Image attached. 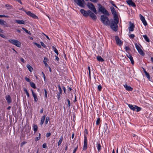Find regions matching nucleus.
<instances>
[{"mask_svg":"<svg viewBox=\"0 0 153 153\" xmlns=\"http://www.w3.org/2000/svg\"><path fill=\"white\" fill-rule=\"evenodd\" d=\"M26 67L28 69V70L32 72L33 71V68L29 65L27 64L26 65Z\"/></svg>","mask_w":153,"mask_h":153,"instance_id":"nucleus-24","label":"nucleus"},{"mask_svg":"<svg viewBox=\"0 0 153 153\" xmlns=\"http://www.w3.org/2000/svg\"><path fill=\"white\" fill-rule=\"evenodd\" d=\"M80 11L84 16L85 17L88 16V12L86 11L83 9H81Z\"/></svg>","mask_w":153,"mask_h":153,"instance_id":"nucleus-21","label":"nucleus"},{"mask_svg":"<svg viewBox=\"0 0 153 153\" xmlns=\"http://www.w3.org/2000/svg\"><path fill=\"white\" fill-rule=\"evenodd\" d=\"M16 22L19 24H25V22L24 21L22 20H16Z\"/></svg>","mask_w":153,"mask_h":153,"instance_id":"nucleus-23","label":"nucleus"},{"mask_svg":"<svg viewBox=\"0 0 153 153\" xmlns=\"http://www.w3.org/2000/svg\"><path fill=\"white\" fill-rule=\"evenodd\" d=\"M135 45L140 55L143 56H144L145 55V53L141 48L136 43L135 44Z\"/></svg>","mask_w":153,"mask_h":153,"instance_id":"nucleus-8","label":"nucleus"},{"mask_svg":"<svg viewBox=\"0 0 153 153\" xmlns=\"http://www.w3.org/2000/svg\"><path fill=\"white\" fill-rule=\"evenodd\" d=\"M51 135V133L50 132L47 133L46 134V137H49Z\"/></svg>","mask_w":153,"mask_h":153,"instance_id":"nucleus-52","label":"nucleus"},{"mask_svg":"<svg viewBox=\"0 0 153 153\" xmlns=\"http://www.w3.org/2000/svg\"><path fill=\"white\" fill-rule=\"evenodd\" d=\"M44 90L45 91V97L46 98H47V92L46 90L45 89H44Z\"/></svg>","mask_w":153,"mask_h":153,"instance_id":"nucleus-42","label":"nucleus"},{"mask_svg":"<svg viewBox=\"0 0 153 153\" xmlns=\"http://www.w3.org/2000/svg\"><path fill=\"white\" fill-rule=\"evenodd\" d=\"M0 24L4 27H8V24L6 21L0 19Z\"/></svg>","mask_w":153,"mask_h":153,"instance_id":"nucleus-19","label":"nucleus"},{"mask_svg":"<svg viewBox=\"0 0 153 153\" xmlns=\"http://www.w3.org/2000/svg\"><path fill=\"white\" fill-rule=\"evenodd\" d=\"M34 99V100L35 102H37L38 100V99L37 98L36 94L33 92L32 90H31Z\"/></svg>","mask_w":153,"mask_h":153,"instance_id":"nucleus-18","label":"nucleus"},{"mask_svg":"<svg viewBox=\"0 0 153 153\" xmlns=\"http://www.w3.org/2000/svg\"><path fill=\"white\" fill-rule=\"evenodd\" d=\"M129 36L130 38L133 39L134 37L135 36L134 34H131Z\"/></svg>","mask_w":153,"mask_h":153,"instance_id":"nucleus-40","label":"nucleus"},{"mask_svg":"<svg viewBox=\"0 0 153 153\" xmlns=\"http://www.w3.org/2000/svg\"><path fill=\"white\" fill-rule=\"evenodd\" d=\"M88 12V15L89 14L90 15L92 13L91 12V11L90 10H88L87 11Z\"/></svg>","mask_w":153,"mask_h":153,"instance_id":"nucleus-50","label":"nucleus"},{"mask_svg":"<svg viewBox=\"0 0 153 153\" xmlns=\"http://www.w3.org/2000/svg\"><path fill=\"white\" fill-rule=\"evenodd\" d=\"M25 32L28 34L30 35H31V33L30 31H29L27 30H26V31H25Z\"/></svg>","mask_w":153,"mask_h":153,"instance_id":"nucleus-57","label":"nucleus"},{"mask_svg":"<svg viewBox=\"0 0 153 153\" xmlns=\"http://www.w3.org/2000/svg\"><path fill=\"white\" fill-rule=\"evenodd\" d=\"M127 57L131 61V63L133 65L134 64V61L133 60V58L131 55L129 53L126 54Z\"/></svg>","mask_w":153,"mask_h":153,"instance_id":"nucleus-15","label":"nucleus"},{"mask_svg":"<svg viewBox=\"0 0 153 153\" xmlns=\"http://www.w3.org/2000/svg\"><path fill=\"white\" fill-rule=\"evenodd\" d=\"M125 49L126 51H127L128 50L130 49L129 48L128 46H126L125 47Z\"/></svg>","mask_w":153,"mask_h":153,"instance_id":"nucleus-59","label":"nucleus"},{"mask_svg":"<svg viewBox=\"0 0 153 153\" xmlns=\"http://www.w3.org/2000/svg\"><path fill=\"white\" fill-rule=\"evenodd\" d=\"M45 115H44L41 118V122L40 123V125L42 126V125L45 120Z\"/></svg>","mask_w":153,"mask_h":153,"instance_id":"nucleus-22","label":"nucleus"},{"mask_svg":"<svg viewBox=\"0 0 153 153\" xmlns=\"http://www.w3.org/2000/svg\"><path fill=\"white\" fill-rule=\"evenodd\" d=\"M100 119L99 118H97V120L96 122V125H98L100 123Z\"/></svg>","mask_w":153,"mask_h":153,"instance_id":"nucleus-35","label":"nucleus"},{"mask_svg":"<svg viewBox=\"0 0 153 153\" xmlns=\"http://www.w3.org/2000/svg\"><path fill=\"white\" fill-rule=\"evenodd\" d=\"M30 16L32 17V18L34 19H37L38 18V17L37 16H36L35 15L32 13Z\"/></svg>","mask_w":153,"mask_h":153,"instance_id":"nucleus-34","label":"nucleus"},{"mask_svg":"<svg viewBox=\"0 0 153 153\" xmlns=\"http://www.w3.org/2000/svg\"><path fill=\"white\" fill-rule=\"evenodd\" d=\"M110 3L111 4H112V5L115 7H116V8H117V6L115 5V4H114V2L112 1H110Z\"/></svg>","mask_w":153,"mask_h":153,"instance_id":"nucleus-36","label":"nucleus"},{"mask_svg":"<svg viewBox=\"0 0 153 153\" xmlns=\"http://www.w3.org/2000/svg\"><path fill=\"white\" fill-rule=\"evenodd\" d=\"M40 44L44 48H45L46 47V46L43 43V42H40Z\"/></svg>","mask_w":153,"mask_h":153,"instance_id":"nucleus-43","label":"nucleus"},{"mask_svg":"<svg viewBox=\"0 0 153 153\" xmlns=\"http://www.w3.org/2000/svg\"><path fill=\"white\" fill-rule=\"evenodd\" d=\"M78 145H77L76 146L74 149L73 153H75L76 152V151L77 149H78Z\"/></svg>","mask_w":153,"mask_h":153,"instance_id":"nucleus-44","label":"nucleus"},{"mask_svg":"<svg viewBox=\"0 0 153 153\" xmlns=\"http://www.w3.org/2000/svg\"><path fill=\"white\" fill-rule=\"evenodd\" d=\"M30 84L31 86L34 88H36V85L34 83H33V82H30Z\"/></svg>","mask_w":153,"mask_h":153,"instance_id":"nucleus-31","label":"nucleus"},{"mask_svg":"<svg viewBox=\"0 0 153 153\" xmlns=\"http://www.w3.org/2000/svg\"><path fill=\"white\" fill-rule=\"evenodd\" d=\"M28 15V16H30L32 14V13H31L30 11H28L26 13Z\"/></svg>","mask_w":153,"mask_h":153,"instance_id":"nucleus-48","label":"nucleus"},{"mask_svg":"<svg viewBox=\"0 0 153 153\" xmlns=\"http://www.w3.org/2000/svg\"><path fill=\"white\" fill-rule=\"evenodd\" d=\"M30 127L28 126L26 130H25V131H27L28 132H29L30 131Z\"/></svg>","mask_w":153,"mask_h":153,"instance_id":"nucleus-38","label":"nucleus"},{"mask_svg":"<svg viewBox=\"0 0 153 153\" xmlns=\"http://www.w3.org/2000/svg\"><path fill=\"white\" fill-rule=\"evenodd\" d=\"M124 86L125 88L128 91H132L133 88L131 87L130 86L127 85L126 84L124 85Z\"/></svg>","mask_w":153,"mask_h":153,"instance_id":"nucleus-20","label":"nucleus"},{"mask_svg":"<svg viewBox=\"0 0 153 153\" xmlns=\"http://www.w3.org/2000/svg\"><path fill=\"white\" fill-rule=\"evenodd\" d=\"M40 139V137H36L35 138V140L36 141H38Z\"/></svg>","mask_w":153,"mask_h":153,"instance_id":"nucleus-55","label":"nucleus"},{"mask_svg":"<svg viewBox=\"0 0 153 153\" xmlns=\"http://www.w3.org/2000/svg\"><path fill=\"white\" fill-rule=\"evenodd\" d=\"M97 88L99 91H100L102 88V87L100 85L98 86Z\"/></svg>","mask_w":153,"mask_h":153,"instance_id":"nucleus-46","label":"nucleus"},{"mask_svg":"<svg viewBox=\"0 0 153 153\" xmlns=\"http://www.w3.org/2000/svg\"><path fill=\"white\" fill-rule=\"evenodd\" d=\"M42 147L43 148H47V144L46 143H44L42 145Z\"/></svg>","mask_w":153,"mask_h":153,"instance_id":"nucleus-45","label":"nucleus"},{"mask_svg":"<svg viewBox=\"0 0 153 153\" xmlns=\"http://www.w3.org/2000/svg\"><path fill=\"white\" fill-rule=\"evenodd\" d=\"M42 74H43V78H44V80L45 81V79H46L45 76V74H44V73L43 72H42Z\"/></svg>","mask_w":153,"mask_h":153,"instance_id":"nucleus-56","label":"nucleus"},{"mask_svg":"<svg viewBox=\"0 0 153 153\" xmlns=\"http://www.w3.org/2000/svg\"><path fill=\"white\" fill-rule=\"evenodd\" d=\"M84 145L83 148V150H85L87 147V137L86 135H84Z\"/></svg>","mask_w":153,"mask_h":153,"instance_id":"nucleus-9","label":"nucleus"},{"mask_svg":"<svg viewBox=\"0 0 153 153\" xmlns=\"http://www.w3.org/2000/svg\"><path fill=\"white\" fill-rule=\"evenodd\" d=\"M119 22V18H114V20L111 19L109 23L111 28L114 31L116 32L118 30L117 24Z\"/></svg>","mask_w":153,"mask_h":153,"instance_id":"nucleus-1","label":"nucleus"},{"mask_svg":"<svg viewBox=\"0 0 153 153\" xmlns=\"http://www.w3.org/2000/svg\"><path fill=\"white\" fill-rule=\"evenodd\" d=\"M99 5L100 7L99 11L101 12L103 14H105L108 16H109V14L107 10L101 5L99 4Z\"/></svg>","mask_w":153,"mask_h":153,"instance_id":"nucleus-4","label":"nucleus"},{"mask_svg":"<svg viewBox=\"0 0 153 153\" xmlns=\"http://www.w3.org/2000/svg\"><path fill=\"white\" fill-rule=\"evenodd\" d=\"M97 147L98 151H100L101 149V146L100 143L97 144Z\"/></svg>","mask_w":153,"mask_h":153,"instance_id":"nucleus-32","label":"nucleus"},{"mask_svg":"<svg viewBox=\"0 0 153 153\" xmlns=\"http://www.w3.org/2000/svg\"><path fill=\"white\" fill-rule=\"evenodd\" d=\"M101 20L102 22L104 25H108L110 22L108 18L104 15H102L100 17Z\"/></svg>","mask_w":153,"mask_h":153,"instance_id":"nucleus-2","label":"nucleus"},{"mask_svg":"<svg viewBox=\"0 0 153 153\" xmlns=\"http://www.w3.org/2000/svg\"><path fill=\"white\" fill-rule=\"evenodd\" d=\"M129 27H128V30L129 31H132L134 30V25L131 22H129Z\"/></svg>","mask_w":153,"mask_h":153,"instance_id":"nucleus-17","label":"nucleus"},{"mask_svg":"<svg viewBox=\"0 0 153 153\" xmlns=\"http://www.w3.org/2000/svg\"><path fill=\"white\" fill-rule=\"evenodd\" d=\"M50 120V118L48 117H46L45 119V124L46 125H47L48 123V122Z\"/></svg>","mask_w":153,"mask_h":153,"instance_id":"nucleus-33","label":"nucleus"},{"mask_svg":"<svg viewBox=\"0 0 153 153\" xmlns=\"http://www.w3.org/2000/svg\"><path fill=\"white\" fill-rule=\"evenodd\" d=\"M139 16L140 17V19L143 23V25L145 26H146L147 25V23L144 17L141 14H140Z\"/></svg>","mask_w":153,"mask_h":153,"instance_id":"nucleus-13","label":"nucleus"},{"mask_svg":"<svg viewBox=\"0 0 153 153\" xmlns=\"http://www.w3.org/2000/svg\"><path fill=\"white\" fill-rule=\"evenodd\" d=\"M20 60L23 63H25V60L23 58H21L20 59Z\"/></svg>","mask_w":153,"mask_h":153,"instance_id":"nucleus-62","label":"nucleus"},{"mask_svg":"<svg viewBox=\"0 0 153 153\" xmlns=\"http://www.w3.org/2000/svg\"><path fill=\"white\" fill-rule=\"evenodd\" d=\"M63 139V138L62 137H61L60 138V139L59 140L58 143V146H59L60 145V144H61V143H62V141Z\"/></svg>","mask_w":153,"mask_h":153,"instance_id":"nucleus-29","label":"nucleus"},{"mask_svg":"<svg viewBox=\"0 0 153 153\" xmlns=\"http://www.w3.org/2000/svg\"><path fill=\"white\" fill-rule=\"evenodd\" d=\"M115 39L116 40V43L117 45L121 46L122 45V43L119 37L118 36H115Z\"/></svg>","mask_w":153,"mask_h":153,"instance_id":"nucleus-12","label":"nucleus"},{"mask_svg":"<svg viewBox=\"0 0 153 153\" xmlns=\"http://www.w3.org/2000/svg\"><path fill=\"white\" fill-rule=\"evenodd\" d=\"M5 99L8 104H10L12 102V100L10 95H7L5 97Z\"/></svg>","mask_w":153,"mask_h":153,"instance_id":"nucleus-16","label":"nucleus"},{"mask_svg":"<svg viewBox=\"0 0 153 153\" xmlns=\"http://www.w3.org/2000/svg\"><path fill=\"white\" fill-rule=\"evenodd\" d=\"M33 131L35 133L38 130V126L37 125L34 124L33 126Z\"/></svg>","mask_w":153,"mask_h":153,"instance_id":"nucleus-28","label":"nucleus"},{"mask_svg":"<svg viewBox=\"0 0 153 153\" xmlns=\"http://www.w3.org/2000/svg\"><path fill=\"white\" fill-rule=\"evenodd\" d=\"M97 60L99 62H103L104 61V60L102 59L101 56H98L97 57Z\"/></svg>","mask_w":153,"mask_h":153,"instance_id":"nucleus-26","label":"nucleus"},{"mask_svg":"<svg viewBox=\"0 0 153 153\" xmlns=\"http://www.w3.org/2000/svg\"><path fill=\"white\" fill-rule=\"evenodd\" d=\"M128 106L133 111H134L136 109V111L137 112L140 111L141 110V108L138 107L136 105H134V106L132 105L128 104Z\"/></svg>","mask_w":153,"mask_h":153,"instance_id":"nucleus-6","label":"nucleus"},{"mask_svg":"<svg viewBox=\"0 0 153 153\" xmlns=\"http://www.w3.org/2000/svg\"><path fill=\"white\" fill-rule=\"evenodd\" d=\"M74 2L80 7H84L85 2L83 0H74Z\"/></svg>","mask_w":153,"mask_h":153,"instance_id":"nucleus-7","label":"nucleus"},{"mask_svg":"<svg viewBox=\"0 0 153 153\" xmlns=\"http://www.w3.org/2000/svg\"><path fill=\"white\" fill-rule=\"evenodd\" d=\"M34 44L35 45H36V46H37L39 48H41V46L39 44L37 43H34Z\"/></svg>","mask_w":153,"mask_h":153,"instance_id":"nucleus-41","label":"nucleus"},{"mask_svg":"<svg viewBox=\"0 0 153 153\" xmlns=\"http://www.w3.org/2000/svg\"><path fill=\"white\" fill-rule=\"evenodd\" d=\"M143 36L146 41L148 42H150V40L146 35H143Z\"/></svg>","mask_w":153,"mask_h":153,"instance_id":"nucleus-27","label":"nucleus"},{"mask_svg":"<svg viewBox=\"0 0 153 153\" xmlns=\"http://www.w3.org/2000/svg\"><path fill=\"white\" fill-rule=\"evenodd\" d=\"M8 42L10 43L16 45V46L20 47L21 43L20 42L17 40L14 39H10L8 40Z\"/></svg>","mask_w":153,"mask_h":153,"instance_id":"nucleus-3","label":"nucleus"},{"mask_svg":"<svg viewBox=\"0 0 153 153\" xmlns=\"http://www.w3.org/2000/svg\"><path fill=\"white\" fill-rule=\"evenodd\" d=\"M85 134H85L87 136V135L88 134V131L87 129H85Z\"/></svg>","mask_w":153,"mask_h":153,"instance_id":"nucleus-64","label":"nucleus"},{"mask_svg":"<svg viewBox=\"0 0 153 153\" xmlns=\"http://www.w3.org/2000/svg\"><path fill=\"white\" fill-rule=\"evenodd\" d=\"M55 57H56V58H55L56 60L57 61H59V57L57 56H55Z\"/></svg>","mask_w":153,"mask_h":153,"instance_id":"nucleus-61","label":"nucleus"},{"mask_svg":"<svg viewBox=\"0 0 153 153\" xmlns=\"http://www.w3.org/2000/svg\"><path fill=\"white\" fill-rule=\"evenodd\" d=\"M87 6L89 9H91L94 13L96 14H97V12L95 7L92 3L88 2L87 4Z\"/></svg>","mask_w":153,"mask_h":153,"instance_id":"nucleus-5","label":"nucleus"},{"mask_svg":"<svg viewBox=\"0 0 153 153\" xmlns=\"http://www.w3.org/2000/svg\"><path fill=\"white\" fill-rule=\"evenodd\" d=\"M63 90H64V91L65 93V91H66V88L65 87L63 86L62 87Z\"/></svg>","mask_w":153,"mask_h":153,"instance_id":"nucleus-60","label":"nucleus"},{"mask_svg":"<svg viewBox=\"0 0 153 153\" xmlns=\"http://www.w3.org/2000/svg\"><path fill=\"white\" fill-rule=\"evenodd\" d=\"M67 100L68 102V106H69V107H70L71 105L70 102L68 99H67Z\"/></svg>","mask_w":153,"mask_h":153,"instance_id":"nucleus-47","label":"nucleus"},{"mask_svg":"<svg viewBox=\"0 0 153 153\" xmlns=\"http://www.w3.org/2000/svg\"><path fill=\"white\" fill-rule=\"evenodd\" d=\"M91 1L94 2V3H96L97 2L98 0H90Z\"/></svg>","mask_w":153,"mask_h":153,"instance_id":"nucleus-58","label":"nucleus"},{"mask_svg":"<svg viewBox=\"0 0 153 153\" xmlns=\"http://www.w3.org/2000/svg\"><path fill=\"white\" fill-rule=\"evenodd\" d=\"M145 74L147 78H148L149 79L150 78V76L149 74L147 72H146Z\"/></svg>","mask_w":153,"mask_h":153,"instance_id":"nucleus-37","label":"nucleus"},{"mask_svg":"<svg viewBox=\"0 0 153 153\" xmlns=\"http://www.w3.org/2000/svg\"><path fill=\"white\" fill-rule=\"evenodd\" d=\"M23 90L25 93L26 94L27 93H28V92L27 90L25 88H23Z\"/></svg>","mask_w":153,"mask_h":153,"instance_id":"nucleus-54","label":"nucleus"},{"mask_svg":"<svg viewBox=\"0 0 153 153\" xmlns=\"http://www.w3.org/2000/svg\"><path fill=\"white\" fill-rule=\"evenodd\" d=\"M0 36H1L2 38L5 39L6 38V36L0 33Z\"/></svg>","mask_w":153,"mask_h":153,"instance_id":"nucleus-49","label":"nucleus"},{"mask_svg":"<svg viewBox=\"0 0 153 153\" xmlns=\"http://www.w3.org/2000/svg\"><path fill=\"white\" fill-rule=\"evenodd\" d=\"M25 79L27 82H30V79L27 77H25Z\"/></svg>","mask_w":153,"mask_h":153,"instance_id":"nucleus-51","label":"nucleus"},{"mask_svg":"<svg viewBox=\"0 0 153 153\" xmlns=\"http://www.w3.org/2000/svg\"><path fill=\"white\" fill-rule=\"evenodd\" d=\"M126 3L130 6L133 7H136V6L135 3L131 0H128L126 1Z\"/></svg>","mask_w":153,"mask_h":153,"instance_id":"nucleus-14","label":"nucleus"},{"mask_svg":"<svg viewBox=\"0 0 153 153\" xmlns=\"http://www.w3.org/2000/svg\"><path fill=\"white\" fill-rule=\"evenodd\" d=\"M27 143L25 141H23L22 142V143L21 144V146H23L24 144H26Z\"/></svg>","mask_w":153,"mask_h":153,"instance_id":"nucleus-53","label":"nucleus"},{"mask_svg":"<svg viewBox=\"0 0 153 153\" xmlns=\"http://www.w3.org/2000/svg\"><path fill=\"white\" fill-rule=\"evenodd\" d=\"M52 48L53 50V51H54V52L56 53L57 55H58L59 54V53L58 52V50L56 49L54 46H52Z\"/></svg>","mask_w":153,"mask_h":153,"instance_id":"nucleus-30","label":"nucleus"},{"mask_svg":"<svg viewBox=\"0 0 153 153\" xmlns=\"http://www.w3.org/2000/svg\"><path fill=\"white\" fill-rule=\"evenodd\" d=\"M110 9L112 13L114 16V18H115V19L118 18L117 15L116 13V12L114 8L113 7H110Z\"/></svg>","mask_w":153,"mask_h":153,"instance_id":"nucleus-10","label":"nucleus"},{"mask_svg":"<svg viewBox=\"0 0 153 153\" xmlns=\"http://www.w3.org/2000/svg\"><path fill=\"white\" fill-rule=\"evenodd\" d=\"M90 16L94 20H95L97 19L96 16L93 13L91 14Z\"/></svg>","mask_w":153,"mask_h":153,"instance_id":"nucleus-25","label":"nucleus"},{"mask_svg":"<svg viewBox=\"0 0 153 153\" xmlns=\"http://www.w3.org/2000/svg\"><path fill=\"white\" fill-rule=\"evenodd\" d=\"M5 6L6 7H11V6H10V5L9 4H6L5 5Z\"/></svg>","mask_w":153,"mask_h":153,"instance_id":"nucleus-63","label":"nucleus"},{"mask_svg":"<svg viewBox=\"0 0 153 153\" xmlns=\"http://www.w3.org/2000/svg\"><path fill=\"white\" fill-rule=\"evenodd\" d=\"M9 17L8 16L2 15H0V18L1 17H6V18H9Z\"/></svg>","mask_w":153,"mask_h":153,"instance_id":"nucleus-39","label":"nucleus"},{"mask_svg":"<svg viewBox=\"0 0 153 153\" xmlns=\"http://www.w3.org/2000/svg\"><path fill=\"white\" fill-rule=\"evenodd\" d=\"M58 87L59 91V92L57 94V98L58 100H59L60 99V95L62 94V90L60 87V84L58 85Z\"/></svg>","mask_w":153,"mask_h":153,"instance_id":"nucleus-11","label":"nucleus"}]
</instances>
